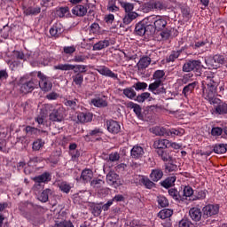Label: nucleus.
<instances>
[{"instance_id":"f257e3e1","label":"nucleus","mask_w":227,"mask_h":227,"mask_svg":"<svg viewBox=\"0 0 227 227\" xmlns=\"http://www.w3.org/2000/svg\"><path fill=\"white\" fill-rule=\"evenodd\" d=\"M217 95V82L214 81V76H207L202 81V97L214 106L215 114H227V104L215 98Z\"/></svg>"},{"instance_id":"f03ea898","label":"nucleus","mask_w":227,"mask_h":227,"mask_svg":"<svg viewBox=\"0 0 227 227\" xmlns=\"http://www.w3.org/2000/svg\"><path fill=\"white\" fill-rule=\"evenodd\" d=\"M154 130L156 136H165L166 137H182L185 134V130L182 128L167 129L166 128L156 127Z\"/></svg>"},{"instance_id":"7ed1b4c3","label":"nucleus","mask_w":227,"mask_h":227,"mask_svg":"<svg viewBox=\"0 0 227 227\" xmlns=\"http://www.w3.org/2000/svg\"><path fill=\"white\" fill-rule=\"evenodd\" d=\"M147 20L153 23L154 28L152 27L151 29L155 31H162L168 26V20L162 16H150L147 18Z\"/></svg>"},{"instance_id":"20e7f679","label":"nucleus","mask_w":227,"mask_h":227,"mask_svg":"<svg viewBox=\"0 0 227 227\" xmlns=\"http://www.w3.org/2000/svg\"><path fill=\"white\" fill-rule=\"evenodd\" d=\"M205 63L209 70H217L220 65H224V56L215 55L213 58L205 59Z\"/></svg>"},{"instance_id":"39448f33","label":"nucleus","mask_w":227,"mask_h":227,"mask_svg":"<svg viewBox=\"0 0 227 227\" xmlns=\"http://www.w3.org/2000/svg\"><path fill=\"white\" fill-rule=\"evenodd\" d=\"M37 77L40 79L37 84L39 85V88H41L42 91L47 92L52 90V82L47 76H45V74L39 71L37 73Z\"/></svg>"},{"instance_id":"423d86ee","label":"nucleus","mask_w":227,"mask_h":227,"mask_svg":"<svg viewBox=\"0 0 227 227\" xmlns=\"http://www.w3.org/2000/svg\"><path fill=\"white\" fill-rule=\"evenodd\" d=\"M48 111H52L50 114L51 121H63V108H54L52 105H48Z\"/></svg>"},{"instance_id":"0eeeda50","label":"nucleus","mask_w":227,"mask_h":227,"mask_svg":"<svg viewBox=\"0 0 227 227\" xmlns=\"http://www.w3.org/2000/svg\"><path fill=\"white\" fill-rule=\"evenodd\" d=\"M148 90L153 93V95H162V93H166V89L162 86V80H155L149 84Z\"/></svg>"},{"instance_id":"6e6552de","label":"nucleus","mask_w":227,"mask_h":227,"mask_svg":"<svg viewBox=\"0 0 227 227\" xmlns=\"http://www.w3.org/2000/svg\"><path fill=\"white\" fill-rule=\"evenodd\" d=\"M201 68V61L188 60L183 66V72H194Z\"/></svg>"},{"instance_id":"1a4fd4ad","label":"nucleus","mask_w":227,"mask_h":227,"mask_svg":"<svg viewBox=\"0 0 227 227\" xmlns=\"http://www.w3.org/2000/svg\"><path fill=\"white\" fill-rule=\"evenodd\" d=\"M203 215L206 217H212L219 214V205L208 204L202 208Z\"/></svg>"},{"instance_id":"9d476101","label":"nucleus","mask_w":227,"mask_h":227,"mask_svg":"<svg viewBox=\"0 0 227 227\" xmlns=\"http://www.w3.org/2000/svg\"><path fill=\"white\" fill-rule=\"evenodd\" d=\"M152 28V25H147L146 27L143 22H139L137 24L135 27V31L138 36H144V35H153V29L148 31V29Z\"/></svg>"},{"instance_id":"9b49d317","label":"nucleus","mask_w":227,"mask_h":227,"mask_svg":"<svg viewBox=\"0 0 227 227\" xmlns=\"http://www.w3.org/2000/svg\"><path fill=\"white\" fill-rule=\"evenodd\" d=\"M93 179V170L90 168H85L82 171L81 176L76 177L77 182H81L82 184H88L91 182Z\"/></svg>"},{"instance_id":"f8f14e48","label":"nucleus","mask_w":227,"mask_h":227,"mask_svg":"<svg viewBox=\"0 0 227 227\" xmlns=\"http://www.w3.org/2000/svg\"><path fill=\"white\" fill-rule=\"evenodd\" d=\"M35 86H38V80L32 79L25 83H23L20 87L21 93H31L33 90H35Z\"/></svg>"},{"instance_id":"ddd939ff","label":"nucleus","mask_w":227,"mask_h":227,"mask_svg":"<svg viewBox=\"0 0 227 227\" xmlns=\"http://www.w3.org/2000/svg\"><path fill=\"white\" fill-rule=\"evenodd\" d=\"M144 155H145V148H143L138 145H134L130 150V157L131 159H135V160L143 159Z\"/></svg>"},{"instance_id":"4468645a","label":"nucleus","mask_w":227,"mask_h":227,"mask_svg":"<svg viewBox=\"0 0 227 227\" xmlns=\"http://www.w3.org/2000/svg\"><path fill=\"white\" fill-rule=\"evenodd\" d=\"M106 127L108 132H110L111 134H118L121 130V126H120V122L114 120L107 121Z\"/></svg>"},{"instance_id":"2eb2a0df","label":"nucleus","mask_w":227,"mask_h":227,"mask_svg":"<svg viewBox=\"0 0 227 227\" xmlns=\"http://www.w3.org/2000/svg\"><path fill=\"white\" fill-rule=\"evenodd\" d=\"M63 31H65V29L63 28V25H61V23H55L50 28V35L51 36H53V38H59Z\"/></svg>"},{"instance_id":"dca6fc26","label":"nucleus","mask_w":227,"mask_h":227,"mask_svg":"<svg viewBox=\"0 0 227 227\" xmlns=\"http://www.w3.org/2000/svg\"><path fill=\"white\" fill-rule=\"evenodd\" d=\"M97 70L100 75H105V77H110L111 79H118V74L112 72L109 67L106 66H101Z\"/></svg>"},{"instance_id":"f3484780","label":"nucleus","mask_w":227,"mask_h":227,"mask_svg":"<svg viewBox=\"0 0 227 227\" xmlns=\"http://www.w3.org/2000/svg\"><path fill=\"white\" fill-rule=\"evenodd\" d=\"M32 180H34L35 184H47V182L52 180V175L49 172H44L42 175L32 178Z\"/></svg>"},{"instance_id":"a211bd4d","label":"nucleus","mask_w":227,"mask_h":227,"mask_svg":"<svg viewBox=\"0 0 227 227\" xmlns=\"http://www.w3.org/2000/svg\"><path fill=\"white\" fill-rule=\"evenodd\" d=\"M77 120L80 123H90L93 120V114L90 112H80L77 114Z\"/></svg>"},{"instance_id":"6ab92c4d","label":"nucleus","mask_w":227,"mask_h":227,"mask_svg":"<svg viewBox=\"0 0 227 227\" xmlns=\"http://www.w3.org/2000/svg\"><path fill=\"white\" fill-rule=\"evenodd\" d=\"M72 13L76 17H84L88 13V7L78 4L72 9Z\"/></svg>"},{"instance_id":"aec40b11","label":"nucleus","mask_w":227,"mask_h":227,"mask_svg":"<svg viewBox=\"0 0 227 227\" xmlns=\"http://www.w3.org/2000/svg\"><path fill=\"white\" fill-rule=\"evenodd\" d=\"M105 184L106 182L102 179H93L90 182V187L95 189V191L100 194L102 191H106V189H102Z\"/></svg>"},{"instance_id":"412c9836","label":"nucleus","mask_w":227,"mask_h":227,"mask_svg":"<svg viewBox=\"0 0 227 227\" xmlns=\"http://www.w3.org/2000/svg\"><path fill=\"white\" fill-rule=\"evenodd\" d=\"M150 63H152V59L148 56L142 57L138 63L137 64L138 70H145V68H148L150 67Z\"/></svg>"},{"instance_id":"4be33fe9","label":"nucleus","mask_w":227,"mask_h":227,"mask_svg":"<svg viewBox=\"0 0 227 227\" xmlns=\"http://www.w3.org/2000/svg\"><path fill=\"white\" fill-rule=\"evenodd\" d=\"M164 176V172L160 168H154L151 171L150 178L153 182H159Z\"/></svg>"},{"instance_id":"5701e85b","label":"nucleus","mask_w":227,"mask_h":227,"mask_svg":"<svg viewBox=\"0 0 227 227\" xmlns=\"http://www.w3.org/2000/svg\"><path fill=\"white\" fill-rule=\"evenodd\" d=\"M198 86V82H192V83H189L188 85L184 86L183 89V95L187 98L191 93H192L195 90V88Z\"/></svg>"},{"instance_id":"b1692460","label":"nucleus","mask_w":227,"mask_h":227,"mask_svg":"<svg viewBox=\"0 0 227 227\" xmlns=\"http://www.w3.org/2000/svg\"><path fill=\"white\" fill-rule=\"evenodd\" d=\"M190 217L192 219V221L198 222L201 221V209L198 207H192L189 211Z\"/></svg>"},{"instance_id":"393cba45","label":"nucleus","mask_w":227,"mask_h":227,"mask_svg":"<svg viewBox=\"0 0 227 227\" xmlns=\"http://www.w3.org/2000/svg\"><path fill=\"white\" fill-rule=\"evenodd\" d=\"M52 190L51 189H45L41 193L37 195V200L42 201V203H47L49 201V196H51Z\"/></svg>"},{"instance_id":"a878e982","label":"nucleus","mask_w":227,"mask_h":227,"mask_svg":"<svg viewBox=\"0 0 227 227\" xmlns=\"http://www.w3.org/2000/svg\"><path fill=\"white\" fill-rule=\"evenodd\" d=\"M156 150H164V148H169V140L168 139H158L154 141L153 144Z\"/></svg>"},{"instance_id":"bb28decb","label":"nucleus","mask_w":227,"mask_h":227,"mask_svg":"<svg viewBox=\"0 0 227 227\" xmlns=\"http://www.w3.org/2000/svg\"><path fill=\"white\" fill-rule=\"evenodd\" d=\"M127 107L129 109H132L134 111L135 114L137 116V118L143 117V115L141 114L142 108H141V106H139L138 104H136V103L130 101L127 104Z\"/></svg>"},{"instance_id":"cd10ccee","label":"nucleus","mask_w":227,"mask_h":227,"mask_svg":"<svg viewBox=\"0 0 227 227\" xmlns=\"http://www.w3.org/2000/svg\"><path fill=\"white\" fill-rule=\"evenodd\" d=\"M42 12V8H40L39 6H29L26 9H24L23 13L24 15H27V17H29L31 15H38V13H40Z\"/></svg>"},{"instance_id":"c85d7f7f","label":"nucleus","mask_w":227,"mask_h":227,"mask_svg":"<svg viewBox=\"0 0 227 227\" xmlns=\"http://www.w3.org/2000/svg\"><path fill=\"white\" fill-rule=\"evenodd\" d=\"M118 180H120V176L115 172L110 171L106 175V182L109 184V185H114Z\"/></svg>"},{"instance_id":"c756f323","label":"nucleus","mask_w":227,"mask_h":227,"mask_svg":"<svg viewBox=\"0 0 227 227\" xmlns=\"http://www.w3.org/2000/svg\"><path fill=\"white\" fill-rule=\"evenodd\" d=\"M64 104L67 107H68V109H72L73 111H75L79 108V99L77 98L66 99Z\"/></svg>"},{"instance_id":"7c9ffc66","label":"nucleus","mask_w":227,"mask_h":227,"mask_svg":"<svg viewBox=\"0 0 227 227\" xmlns=\"http://www.w3.org/2000/svg\"><path fill=\"white\" fill-rule=\"evenodd\" d=\"M109 45H111V41L107 39L99 41L93 45V51H102V49H106Z\"/></svg>"},{"instance_id":"2f4dec72","label":"nucleus","mask_w":227,"mask_h":227,"mask_svg":"<svg viewBox=\"0 0 227 227\" xmlns=\"http://www.w3.org/2000/svg\"><path fill=\"white\" fill-rule=\"evenodd\" d=\"M168 194L171 198H173V200H175V201H178L179 203L180 201H184V197H182L180 192L175 188H170L168 190Z\"/></svg>"},{"instance_id":"473e14b6","label":"nucleus","mask_w":227,"mask_h":227,"mask_svg":"<svg viewBox=\"0 0 227 227\" xmlns=\"http://www.w3.org/2000/svg\"><path fill=\"white\" fill-rule=\"evenodd\" d=\"M90 104L94 107H107V102L102 98H92Z\"/></svg>"},{"instance_id":"72a5a7b5","label":"nucleus","mask_w":227,"mask_h":227,"mask_svg":"<svg viewBox=\"0 0 227 227\" xmlns=\"http://www.w3.org/2000/svg\"><path fill=\"white\" fill-rule=\"evenodd\" d=\"M73 79V84H75V86H78L81 88L82 86V83L84 82V75L81 73H76L72 76Z\"/></svg>"},{"instance_id":"f704fd0d","label":"nucleus","mask_w":227,"mask_h":227,"mask_svg":"<svg viewBox=\"0 0 227 227\" xmlns=\"http://www.w3.org/2000/svg\"><path fill=\"white\" fill-rule=\"evenodd\" d=\"M175 182H176V176H172L170 177L166 178L163 182H161V185L165 189H169V187H173V185H175Z\"/></svg>"},{"instance_id":"c9c22d12","label":"nucleus","mask_w":227,"mask_h":227,"mask_svg":"<svg viewBox=\"0 0 227 227\" xmlns=\"http://www.w3.org/2000/svg\"><path fill=\"white\" fill-rule=\"evenodd\" d=\"M192 194H194V190L192 189V187L187 185L184 187L183 190V201H185V200H187V198H191V196H192Z\"/></svg>"},{"instance_id":"e433bc0d","label":"nucleus","mask_w":227,"mask_h":227,"mask_svg":"<svg viewBox=\"0 0 227 227\" xmlns=\"http://www.w3.org/2000/svg\"><path fill=\"white\" fill-rule=\"evenodd\" d=\"M157 154L160 157L161 160L164 162H169L171 160V155H169V152L165 150H157Z\"/></svg>"},{"instance_id":"4c0bfd02","label":"nucleus","mask_w":227,"mask_h":227,"mask_svg":"<svg viewBox=\"0 0 227 227\" xmlns=\"http://www.w3.org/2000/svg\"><path fill=\"white\" fill-rule=\"evenodd\" d=\"M172 215L173 210L168 208L162 209L158 213V217H160V219H169Z\"/></svg>"},{"instance_id":"58836bf2","label":"nucleus","mask_w":227,"mask_h":227,"mask_svg":"<svg viewBox=\"0 0 227 227\" xmlns=\"http://www.w3.org/2000/svg\"><path fill=\"white\" fill-rule=\"evenodd\" d=\"M58 185L59 189H60L62 192H66V194H68V192H70V189H72V186L70 184L67 183V181H62Z\"/></svg>"},{"instance_id":"ea45409f","label":"nucleus","mask_w":227,"mask_h":227,"mask_svg":"<svg viewBox=\"0 0 227 227\" xmlns=\"http://www.w3.org/2000/svg\"><path fill=\"white\" fill-rule=\"evenodd\" d=\"M74 68H75V65H72V64H59L54 67L55 70H62V71L74 70Z\"/></svg>"},{"instance_id":"a19ab883","label":"nucleus","mask_w":227,"mask_h":227,"mask_svg":"<svg viewBox=\"0 0 227 227\" xmlns=\"http://www.w3.org/2000/svg\"><path fill=\"white\" fill-rule=\"evenodd\" d=\"M45 145V142L42 139H37L33 142L32 144V149L34 152H38L39 150H42Z\"/></svg>"},{"instance_id":"79ce46f5","label":"nucleus","mask_w":227,"mask_h":227,"mask_svg":"<svg viewBox=\"0 0 227 227\" xmlns=\"http://www.w3.org/2000/svg\"><path fill=\"white\" fill-rule=\"evenodd\" d=\"M141 184L146 187V189H153L155 187V183L150 180L148 177H142L140 179Z\"/></svg>"},{"instance_id":"37998d69","label":"nucleus","mask_w":227,"mask_h":227,"mask_svg":"<svg viewBox=\"0 0 227 227\" xmlns=\"http://www.w3.org/2000/svg\"><path fill=\"white\" fill-rule=\"evenodd\" d=\"M207 198V191L206 190H200L195 195L193 196L192 201H198L202 200Z\"/></svg>"},{"instance_id":"c03bdc74","label":"nucleus","mask_w":227,"mask_h":227,"mask_svg":"<svg viewBox=\"0 0 227 227\" xmlns=\"http://www.w3.org/2000/svg\"><path fill=\"white\" fill-rule=\"evenodd\" d=\"M123 95L127 97V98H130V100L136 98L137 93L134 91L132 88H127L123 90Z\"/></svg>"},{"instance_id":"a18cd8bd","label":"nucleus","mask_w":227,"mask_h":227,"mask_svg":"<svg viewBox=\"0 0 227 227\" xmlns=\"http://www.w3.org/2000/svg\"><path fill=\"white\" fill-rule=\"evenodd\" d=\"M25 132L29 136H38V134H40V129L35 127L27 126L25 128Z\"/></svg>"},{"instance_id":"49530a36","label":"nucleus","mask_w":227,"mask_h":227,"mask_svg":"<svg viewBox=\"0 0 227 227\" xmlns=\"http://www.w3.org/2000/svg\"><path fill=\"white\" fill-rule=\"evenodd\" d=\"M227 151V145L224 144H219L215 145L214 152L215 153H226Z\"/></svg>"},{"instance_id":"de8ad7c7","label":"nucleus","mask_w":227,"mask_h":227,"mask_svg":"<svg viewBox=\"0 0 227 227\" xmlns=\"http://www.w3.org/2000/svg\"><path fill=\"white\" fill-rule=\"evenodd\" d=\"M121 6L126 12V13H130L134 10V4L129 2H121Z\"/></svg>"},{"instance_id":"09e8293b","label":"nucleus","mask_w":227,"mask_h":227,"mask_svg":"<svg viewBox=\"0 0 227 227\" xmlns=\"http://www.w3.org/2000/svg\"><path fill=\"white\" fill-rule=\"evenodd\" d=\"M158 204L161 208H166V207H169V200L164 196L158 197Z\"/></svg>"},{"instance_id":"8fccbe9b","label":"nucleus","mask_w":227,"mask_h":227,"mask_svg":"<svg viewBox=\"0 0 227 227\" xmlns=\"http://www.w3.org/2000/svg\"><path fill=\"white\" fill-rule=\"evenodd\" d=\"M67 13H70V9L68 6L60 7L57 10V15L60 19L67 15Z\"/></svg>"},{"instance_id":"3c124183","label":"nucleus","mask_w":227,"mask_h":227,"mask_svg":"<svg viewBox=\"0 0 227 227\" xmlns=\"http://www.w3.org/2000/svg\"><path fill=\"white\" fill-rule=\"evenodd\" d=\"M180 57V51H172L171 54L167 57V63H173L176 59H178Z\"/></svg>"},{"instance_id":"603ef678","label":"nucleus","mask_w":227,"mask_h":227,"mask_svg":"<svg viewBox=\"0 0 227 227\" xmlns=\"http://www.w3.org/2000/svg\"><path fill=\"white\" fill-rule=\"evenodd\" d=\"M136 91H140L141 90H146L148 88V83L145 82H137L133 85Z\"/></svg>"},{"instance_id":"864d4df0","label":"nucleus","mask_w":227,"mask_h":227,"mask_svg":"<svg viewBox=\"0 0 227 227\" xmlns=\"http://www.w3.org/2000/svg\"><path fill=\"white\" fill-rule=\"evenodd\" d=\"M151 94L149 92H143L142 94L137 96L136 101L139 103L145 102V100H147V98H150Z\"/></svg>"},{"instance_id":"5fc2aeb1","label":"nucleus","mask_w":227,"mask_h":227,"mask_svg":"<svg viewBox=\"0 0 227 227\" xmlns=\"http://www.w3.org/2000/svg\"><path fill=\"white\" fill-rule=\"evenodd\" d=\"M86 68L85 65H76L73 70L74 74H86Z\"/></svg>"},{"instance_id":"6e6d98bb","label":"nucleus","mask_w":227,"mask_h":227,"mask_svg":"<svg viewBox=\"0 0 227 227\" xmlns=\"http://www.w3.org/2000/svg\"><path fill=\"white\" fill-rule=\"evenodd\" d=\"M53 227H74V223L70 221H62V222H57Z\"/></svg>"},{"instance_id":"4d7b16f0","label":"nucleus","mask_w":227,"mask_h":227,"mask_svg":"<svg viewBox=\"0 0 227 227\" xmlns=\"http://www.w3.org/2000/svg\"><path fill=\"white\" fill-rule=\"evenodd\" d=\"M166 173H174V171H178V166L173 163H168L165 166Z\"/></svg>"},{"instance_id":"13d9d810","label":"nucleus","mask_w":227,"mask_h":227,"mask_svg":"<svg viewBox=\"0 0 227 227\" xmlns=\"http://www.w3.org/2000/svg\"><path fill=\"white\" fill-rule=\"evenodd\" d=\"M223 134V128L221 127H213L211 129V135L215 137H219Z\"/></svg>"},{"instance_id":"bf43d9fd","label":"nucleus","mask_w":227,"mask_h":227,"mask_svg":"<svg viewBox=\"0 0 227 227\" xmlns=\"http://www.w3.org/2000/svg\"><path fill=\"white\" fill-rule=\"evenodd\" d=\"M166 75V73H164L163 70H157L154 72L153 77L155 81H160L164 76Z\"/></svg>"},{"instance_id":"052dcab7","label":"nucleus","mask_w":227,"mask_h":227,"mask_svg":"<svg viewBox=\"0 0 227 227\" xmlns=\"http://www.w3.org/2000/svg\"><path fill=\"white\" fill-rule=\"evenodd\" d=\"M86 59H88V56L80 54V55L74 56L73 59V61H74V63H84Z\"/></svg>"},{"instance_id":"680f3d73","label":"nucleus","mask_w":227,"mask_h":227,"mask_svg":"<svg viewBox=\"0 0 227 227\" xmlns=\"http://www.w3.org/2000/svg\"><path fill=\"white\" fill-rule=\"evenodd\" d=\"M102 206L100 205H96L92 207V214L95 215V217H98L102 214Z\"/></svg>"},{"instance_id":"e2e57ef3","label":"nucleus","mask_w":227,"mask_h":227,"mask_svg":"<svg viewBox=\"0 0 227 227\" xmlns=\"http://www.w3.org/2000/svg\"><path fill=\"white\" fill-rule=\"evenodd\" d=\"M43 190V186L40 183H35L32 188V191L35 194V196H38L40 194V192Z\"/></svg>"},{"instance_id":"0e129e2a","label":"nucleus","mask_w":227,"mask_h":227,"mask_svg":"<svg viewBox=\"0 0 227 227\" xmlns=\"http://www.w3.org/2000/svg\"><path fill=\"white\" fill-rule=\"evenodd\" d=\"M76 148H77V144L73 143L69 145V150L72 157H79V152H76V153H74Z\"/></svg>"},{"instance_id":"69168bd1","label":"nucleus","mask_w":227,"mask_h":227,"mask_svg":"<svg viewBox=\"0 0 227 227\" xmlns=\"http://www.w3.org/2000/svg\"><path fill=\"white\" fill-rule=\"evenodd\" d=\"M192 77H194V74H192V73L184 74L182 78L183 84H187V82H191Z\"/></svg>"},{"instance_id":"338daca9","label":"nucleus","mask_w":227,"mask_h":227,"mask_svg":"<svg viewBox=\"0 0 227 227\" xmlns=\"http://www.w3.org/2000/svg\"><path fill=\"white\" fill-rule=\"evenodd\" d=\"M64 54H69L72 55L74 52H75V46H65L63 48Z\"/></svg>"},{"instance_id":"774afa93","label":"nucleus","mask_w":227,"mask_h":227,"mask_svg":"<svg viewBox=\"0 0 227 227\" xmlns=\"http://www.w3.org/2000/svg\"><path fill=\"white\" fill-rule=\"evenodd\" d=\"M109 160L111 162H117V160H120V153H118V152L110 153Z\"/></svg>"}]
</instances>
